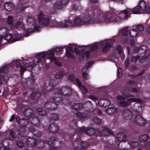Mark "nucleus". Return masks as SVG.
<instances>
[{
	"instance_id": "aec40b11",
	"label": "nucleus",
	"mask_w": 150,
	"mask_h": 150,
	"mask_svg": "<svg viewBox=\"0 0 150 150\" xmlns=\"http://www.w3.org/2000/svg\"><path fill=\"white\" fill-rule=\"evenodd\" d=\"M27 1L28 0H18V2L16 6V8L18 10V12L22 11L25 8L23 4Z\"/></svg>"
},
{
	"instance_id": "5fc2aeb1",
	"label": "nucleus",
	"mask_w": 150,
	"mask_h": 150,
	"mask_svg": "<svg viewBox=\"0 0 150 150\" xmlns=\"http://www.w3.org/2000/svg\"><path fill=\"white\" fill-rule=\"evenodd\" d=\"M51 118L53 120H56L59 119V115L57 114H53L51 115Z\"/></svg>"
},
{
	"instance_id": "c9c22d12",
	"label": "nucleus",
	"mask_w": 150,
	"mask_h": 150,
	"mask_svg": "<svg viewBox=\"0 0 150 150\" xmlns=\"http://www.w3.org/2000/svg\"><path fill=\"white\" fill-rule=\"evenodd\" d=\"M25 127L20 128L18 131V134L21 137H25L27 134V132L25 131Z\"/></svg>"
},
{
	"instance_id": "2f4dec72",
	"label": "nucleus",
	"mask_w": 150,
	"mask_h": 150,
	"mask_svg": "<svg viewBox=\"0 0 150 150\" xmlns=\"http://www.w3.org/2000/svg\"><path fill=\"white\" fill-rule=\"evenodd\" d=\"M29 130L36 137H38L41 135V133L40 132L36 131L34 127L33 126H31L29 127Z\"/></svg>"
},
{
	"instance_id": "37998d69",
	"label": "nucleus",
	"mask_w": 150,
	"mask_h": 150,
	"mask_svg": "<svg viewBox=\"0 0 150 150\" xmlns=\"http://www.w3.org/2000/svg\"><path fill=\"white\" fill-rule=\"evenodd\" d=\"M40 96V94L38 93H34L30 95V98L33 99H37Z\"/></svg>"
},
{
	"instance_id": "49530a36",
	"label": "nucleus",
	"mask_w": 150,
	"mask_h": 150,
	"mask_svg": "<svg viewBox=\"0 0 150 150\" xmlns=\"http://www.w3.org/2000/svg\"><path fill=\"white\" fill-rule=\"evenodd\" d=\"M93 120L94 122L96 124H100L101 123V120L97 117H93Z\"/></svg>"
},
{
	"instance_id": "680f3d73",
	"label": "nucleus",
	"mask_w": 150,
	"mask_h": 150,
	"mask_svg": "<svg viewBox=\"0 0 150 150\" xmlns=\"http://www.w3.org/2000/svg\"><path fill=\"white\" fill-rule=\"evenodd\" d=\"M89 145L88 143L86 142H81V145L83 148H86Z\"/></svg>"
},
{
	"instance_id": "cd10ccee",
	"label": "nucleus",
	"mask_w": 150,
	"mask_h": 150,
	"mask_svg": "<svg viewBox=\"0 0 150 150\" xmlns=\"http://www.w3.org/2000/svg\"><path fill=\"white\" fill-rule=\"evenodd\" d=\"M33 109L30 108H28L25 110L24 112V115L27 117H30L34 115L33 114Z\"/></svg>"
},
{
	"instance_id": "9b49d317",
	"label": "nucleus",
	"mask_w": 150,
	"mask_h": 150,
	"mask_svg": "<svg viewBox=\"0 0 150 150\" xmlns=\"http://www.w3.org/2000/svg\"><path fill=\"white\" fill-rule=\"evenodd\" d=\"M115 42L113 39H110L108 40H105L101 42L100 43L101 46L104 45L102 49V51L106 52L112 46V44Z\"/></svg>"
},
{
	"instance_id": "c756f323",
	"label": "nucleus",
	"mask_w": 150,
	"mask_h": 150,
	"mask_svg": "<svg viewBox=\"0 0 150 150\" xmlns=\"http://www.w3.org/2000/svg\"><path fill=\"white\" fill-rule=\"evenodd\" d=\"M83 107H84V106L83 105L80 103H74L71 106V109L75 110H77Z\"/></svg>"
},
{
	"instance_id": "f3484780",
	"label": "nucleus",
	"mask_w": 150,
	"mask_h": 150,
	"mask_svg": "<svg viewBox=\"0 0 150 150\" xmlns=\"http://www.w3.org/2000/svg\"><path fill=\"white\" fill-rule=\"evenodd\" d=\"M134 50L135 52H138L141 56H142L146 54L147 48L145 45H142L139 48L134 47Z\"/></svg>"
},
{
	"instance_id": "ea45409f",
	"label": "nucleus",
	"mask_w": 150,
	"mask_h": 150,
	"mask_svg": "<svg viewBox=\"0 0 150 150\" xmlns=\"http://www.w3.org/2000/svg\"><path fill=\"white\" fill-rule=\"evenodd\" d=\"M148 138V136L147 135L145 134L141 136L138 138V140L140 142H143L147 140Z\"/></svg>"
},
{
	"instance_id": "3c124183",
	"label": "nucleus",
	"mask_w": 150,
	"mask_h": 150,
	"mask_svg": "<svg viewBox=\"0 0 150 150\" xmlns=\"http://www.w3.org/2000/svg\"><path fill=\"white\" fill-rule=\"evenodd\" d=\"M8 66L9 65H7L5 66L4 67L2 68L1 69H0V73L1 72V71L3 73H6L8 71Z\"/></svg>"
},
{
	"instance_id": "9d476101",
	"label": "nucleus",
	"mask_w": 150,
	"mask_h": 150,
	"mask_svg": "<svg viewBox=\"0 0 150 150\" xmlns=\"http://www.w3.org/2000/svg\"><path fill=\"white\" fill-rule=\"evenodd\" d=\"M138 7L141 9V13H150V4L144 1H140Z\"/></svg>"
},
{
	"instance_id": "4d7b16f0",
	"label": "nucleus",
	"mask_w": 150,
	"mask_h": 150,
	"mask_svg": "<svg viewBox=\"0 0 150 150\" xmlns=\"http://www.w3.org/2000/svg\"><path fill=\"white\" fill-rule=\"evenodd\" d=\"M70 125L72 128H76L77 126V122L76 120L71 122L70 123Z\"/></svg>"
},
{
	"instance_id": "393cba45",
	"label": "nucleus",
	"mask_w": 150,
	"mask_h": 150,
	"mask_svg": "<svg viewBox=\"0 0 150 150\" xmlns=\"http://www.w3.org/2000/svg\"><path fill=\"white\" fill-rule=\"evenodd\" d=\"M75 80L77 86L83 91L84 93H86L88 91L87 89L84 86L81 84V82L79 81L78 79L76 78Z\"/></svg>"
},
{
	"instance_id": "0e129e2a",
	"label": "nucleus",
	"mask_w": 150,
	"mask_h": 150,
	"mask_svg": "<svg viewBox=\"0 0 150 150\" xmlns=\"http://www.w3.org/2000/svg\"><path fill=\"white\" fill-rule=\"evenodd\" d=\"M74 79V76L72 74L69 75L67 78V80L69 82L73 81Z\"/></svg>"
},
{
	"instance_id": "c03bdc74",
	"label": "nucleus",
	"mask_w": 150,
	"mask_h": 150,
	"mask_svg": "<svg viewBox=\"0 0 150 150\" xmlns=\"http://www.w3.org/2000/svg\"><path fill=\"white\" fill-rule=\"evenodd\" d=\"M82 76L83 78L84 79V81L85 82V80H87L88 79L89 77L88 75L87 74V70H83V74H82Z\"/></svg>"
},
{
	"instance_id": "f8f14e48",
	"label": "nucleus",
	"mask_w": 150,
	"mask_h": 150,
	"mask_svg": "<svg viewBox=\"0 0 150 150\" xmlns=\"http://www.w3.org/2000/svg\"><path fill=\"white\" fill-rule=\"evenodd\" d=\"M44 142L43 140H39L37 141L34 138L31 137L29 138L26 142L27 145L29 147H33L37 144Z\"/></svg>"
},
{
	"instance_id": "e433bc0d",
	"label": "nucleus",
	"mask_w": 150,
	"mask_h": 150,
	"mask_svg": "<svg viewBox=\"0 0 150 150\" xmlns=\"http://www.w3.org/2000/svg\"><path fill=\"white\" fill-rule=\"evenodd\" d=\"M66 50L67 56L71 58L73 57V56L72 54V53L73 52V49L72 47H68V49L66 48Z\"/></svg>"
},
{
	"instance_id": "052dcab7",
	"label": "nucleus",
	"mask_w": 150,
	"mask_h": 150,
	"mask_svg": "<svg viewBox=\"0 0 150 150\" xmlns=\"http://www.w3.org/2000/svg\"><path fill=\"white\" fill-rule=\"evenodd\" d=\"M93 63V62H89L87 63L86 64V67L83 68V70H87L88 68H89L91 65Z\"/></svg>"
},
{
	"instance_id": "20e7f679",
	"label": "nucleus",
	"mask_w": 150,
	"mask_h": 150,
	"mask_svg": "<svg viewBox=\"0 0 150 150\" xmlns=\"http://www.w3.org/2000/svg\"><path fill=\"white\" fill-rule=\"evenodd\" d=\"M83 25L89 24H96L105 23V14L101 13L97 16L91 18L89 15L82 16Z\"/></svg>"
},
{
	"instance_id": "f704fd0d",
	"label": "nucleus",
	"mask_w": 150,
	"mask_h": 150,
	"mask_svg": "<svg viewBox=\"0 0 150 150\" xmlns=\"http://www.w3.org/2000/svg\"><path fill=\"white\" fill-rule=\"evenodd\" d=\"M116 110L114 107H110L108 108L105 111L106 113L108 114H113Z\"/></svg>"
},
{
	"instance_id": "5701e85b",
	"label": "nucleus",
	"mask_w": 150,
	"mask_h": 150,
	"mask_svg": "<svg viewBox=\"0 0 150 150\" xmlns=\"http://www.w3.org/2000/svg\"><path fill=\"white\" fill-rule=\"evenodd\" d=\"M59 129V127L57 124L52 123L49 127L48 129L50 132L52 133H55L57 132Z\"/></svg>"
},
{
	"instance_id": "69168bd1",
	"label": "nucleus",
	"mask_w": 150,
	"mask_h": 150,
	"mask_svg": "<svg viewBox=\"0 0 150 150\" xmlns=\"http://www.w3.org/2000/svg\"><path fill=\"white\" fill-rule=\"evenodd\" d=\"M10 135L13 138H16V135L15 133L12 130H11L10 132Z\"/></svg>"
},
{
	"instance_id": "bf43d9fd",
	"label": "nucleus",
	"mask_w": 150,
	"mask_h": 150,
	"mask_svg": "<svg viewBox=\"0 0 150 150\" xmlns=\"http://www.w3.org/2000/svg\"><path fill=\"white\" fill-rule=\"evenodd\" d=\"M139 57H140L139 55H137V56H133L131 58V61L132 62H136Z\"/></svg>"
},
{
	"instance_id": "1a4fd4ad",
	"label": "nucleus",
	"mask_w": 150,
	"mask_h": 150,
	"mask_svg": "<svg viewBox=\"0 0 150 150\" xmlns=\"http://www.w3.org/2000/svg\"><path fill=\"white\" fill-rule=\"evenodd\" d=\"M79 132L80 133L86 132L89 136L95 135L96 136H100L101 132H99V129H94L91 128H88L86 131V128L84 127H82L79 128Z\"/></svg>"
},
{
	"instance_id": "774afa93",
	"label": "nucleus",
	"mask_w": 150,
	"mask_h": 150,
	"mask_svg": "<svg viewBox=\"0 0 150 150\" xmlns=\"http://www.w3.org/2000/svg\"><path fill=\"white\" fill-rule=\"evenodd\" d=\"M99 47L98 44H96L93 45L91 47V49L92 51H93Z\"/></svg>"
},
{
	"instance_id": "a878e982",
	"label": "nucleus",
	"mask_w": 150,
	"mask_h": 150,
	"mask_svg": "<svg viewBox=\"0 0 150 150\" xmlns=\"http://www.w3.org/2000/svg\"><path fill=\"white\" fill-rule=\"evenodd\" d=\"M16 120L18 121V122L21 126H24L26 125L28 123V120H27L25 118L19 119V117L16 118Z\"/></svg>"
},
{
	"instance_id": "6ab92c4d",
	"label": "nucleus",
	"mask_w": 150,
	"mask_h": 150,
	"mask_svg": "<svg viewBox=\"0 0 150 150\" xmlns=\"http://www.w3.org/2000/svg\"><path fill=\"white\" fill-rule=\"evenodd\" d=\"M142 101L140 99H138L137 101L133 105L132 108L135 111L141 113L142 112V107L141 103Z\"/></svg>"
},
{
	"instance_id": "09e8293b",
	"label": "nucleus",
	"mask_w": 150,
	"mask_h": 150,
	"mask_svg": "<svg viewBox=\"0 0 150 150\" xmlns=\"http://www.w3.org/2000/svg\"><path fill=\"white\" fill-rule=\"evenodd\" d=\"M128 143L130 145V146L133 148H135L139 145L138 142L134 141L128 142Z\"/></svg>"
},
{
	"instance_id": "e2e57ef3",
	"label": "nucleus",
	"mask_w": 150,
	"mask_h": 150,
	"mask_svg": "<svg viewBox=\"0 0 150 150\" xmlns=\"http://www.w3.org/2000/svg\"><path fill=\"white\" fill-rule=\"evenodd\" d=\"M104 107H105L108 106L110 103V100L107 99H104Z\"/></svg>"
},
{
	"instance_id": "b1692460",
	"label": "nucleus",
	"mask_w": 150,
	"mask_h": 150,
	"mask_svg": "<svg viewBox=\"0 0 150 150\" xmlns=\"http://www.w3.org/2000/svg\"><path fill=\"white\" fill-rule=\"evenodd\" d=\"M124 117L127 120H130L132 117L131 111L128 109L125 110L123 112Z\"/></svg>"
},
{
	"instance_id": "79ce46f5",
	"label": "nucleus",
	"mask_w": 150,
	"mask_h": 150,
	"mask_svg": "<svg viewBox=\"0 0 150 150\" xmlns=\"http://www.w3.org/2000/svg\"><path fill=\"white\" fill-rule=\"evenodd\" d=\"M128 29L127 28H126L122 30L120 32V34L121 35L124 36H126L127 35L128 32Z\"/></svg>"
},
{
	"instance_id": "a18cd8bd",
	"label": "nucleus",
	"mask_w": 150,
	"mask_h": 150,
	"mask_svg": "<svg viewBox=\"0 0 150 150\" xmlns=\"http://www.w3.org/2000/svg\"><path fill=\"white\" fill-rule=\"evenodd\" d=\"M64 75L65 74L63 72H59L56 74L55 77L57 79H60L62 78Z\"/></svg>"
},
{
	"instance_id": "4c0bfd02",
	"label": "nucleus",
	"mask_w": 150,
	"mask_h": 150,
	"mask_svg": "<svg viewBox=\"0 0 150 150\" xmlns=\"http://www.w3.org/2000/svg\"><path fill=\"white\" fill-rule=\"evenodd\" d=\"M14 35L16 37V38L14 39L12 41V42H13L19 40L22 37V35L21 33H18L17 32H16L14 33Z\"/></svg>"
},
{
	"instance_id": "6e6d98bb",
	"label": "nucleus",
	"mask_w": 150,
	"mask_h": 150,
	"mask_svg": "<svg viewBox=\"0 0 150 150\" xmlns=\"http://www.w3.org/2000/svg\"><path fill=\"white\" fill-rule=\"evenodd\" d=\"M13 17L11 16L8 17L7 21L9 24L11 25H12L13 23Z\"/></svg>"
},
{
	"instance_id": "13d9d810",
	"label": "nucleus",
	"mask_w": 150,
	"mask_h": 150,
	"mask_svg": "<svg viewBox=\"0 0 150 150\" xmlns=\"http://www.w3.org/2000/svg\"><path fill=\"white\" fill-rule=\"evenodd\" d=\"M40 67L39 65L38 64H37L33 67L32 68V71H38L40 70Z\"/></svg>"
},
{
	"instance_id": "338daca9",
	"label": "nucleus",
	"mask_w": 150,
	"mask_h": 150,
	"mask_svg": "<svg viewBox=\"0 0 150 150\" xmlns=\"http://www.w3.org/2000/svg\"><path fill=\"white\" fill-rule=\"evenodd\" d=\"M84 106L85 107H91L92 106V104L91 103V102L90 101H88L85 102L84 104Z\"/></svg>"
},
{
	"instance_id": "39448f33",
	"label": "nucleus",
	"mask_w": 150,
	"mask_h": 150,
	"mask_svg": "<svg viewBox=\"0 0 150 150\" xmlns=\"http://www.w3.org/2000/svg\"><path fill=\"white\" fill-rule=\"evenodd\" d=\"M63 49L62 47H59L56 48L55 49L53 50H50L46 52L43 53H40L39 54V55L41 56L43 59H49L51 62H54L55 64L59 66H61L62 65L61 64L57 61L54 57V51L59 53Z\"/></svg>"
},
{
	"instance_id": "72a5a7b5",
	"label": "nucleus",
	"mask_w": 150,
	"mask_h": 150,
	"mask_svg": "<svg viewBox=\"0 0 150 150\" xmlns=\"http://www.w3.org/2000/svg\"><path fill=\"white\" fill-rule=\"evenodd\" d=\"M38 114L40 116H45L47 113L45 110L43 108H39L38 109Z\"/></svg>"
},
{
	"instance_id": "4be33fe9",
	"label": "nucleus",
	"mask_w": 150,
	"mask_h": 150,
	"mask_svg": "<svg viewBox=\"0 0 150 150\" xmlns=\"http://www.w3.org/2000/svg\"><path fill=\"white\" fill-rule=\"evenodd\" d=\"M116 138L118 141L120 142H126L129 140V137L126 136L122 133H118L117 135Z\"/></svg>"
},
{
	"instance_id": "7c9ffc66",
	"label": "nucleus",
	"mask_w": 150,
	"mask_h": 150,
	"mask_svg": "<svg viewBox=\"0 0 150 150\" xmlns=\"http://www.w3.org/2000/svg\"><path fill=\"white\" fill-rule=\"evenodd\" d=\"M43 141L44 142L42 143V144L46 143L48 144L49 145L51 146H53L54 145V144L55 142L56 139L54 137H52L49 139L47 141H45L43 140Z\"/></svg>"
},
{
	"instance_id": "0eeeda50",
	"label": "nucleus",
	"mask_w": 150,
	"mask_h": 150,
	"mask_svg": "<svg viewBox=\"0 0 150 150\" xmlns=\"http://www.w3.org/2000/svg\"><path fill=\"white\" fill-rule=\"evenodd\" d=\"M26 23L27 25L30 26L28 28V29L24 36L27 37L29 36V34L32 33L35 30H38L39 28H36L35 25L36 24H38V21H35L34 18L32 17H28L26 19Z\"/></svg>"
},
{
	"instance_id": "c85d7f7f",
	"label": "nucleus",
	"mask_w": 150,
	"mask_h": 150,
	"mask_svg": "<svg viewBox=\"0 0 150 150\" xmlns=\"http://www.w3.org/2000/svg\"><path fill=\"white\" fill-rule=\"evenodd\" d=\"M88 111H87L86 113H82L81 112H76V115L81 119L84 120L88 117Z\"/></svg>"
},
{
	"instance_id": "a19ab883",
	"label": "nucleus",
	"mask_w": 150,
	"mask_h": 150,
	"mask_svg": "<svg viewBox=\"0 0 150 150\" xmlns=\"http://www.w3.org/2000/svg\"><path fill=\"white\" fill-rule=\"evenodd\" d=\"M138 33L137 30L135 29L131 30L129 31L130 34L132 37H136Z\"/></svg>"
},
{
	"instance_id": "f257e3e1",
	"label": "nucleus",
	"mask_w": 150,
	"mask_h": 150,
	"mask_svg": "<svg viewBox=\"0 0 150 150\" xmlns=\"http://www.w3.org/2000/svg\"><path fill=\"white\" fill-rule=\"evenodd\" d=\"M132 14L131 9L127 8L119 13H112L110 15H105V23H119L122 21L127 19Z\"/></svg>"
},
{
	"instance_id": "412c9836",
	"label": "nucleus",
	"mask_w": 150,
	"mask_h": 150,
	"mask_svg": "<svg viewBox=\"0 0 150 150\" xmlns=\"http://www.w3.org/2000/svg\"><path fill=\"white\" fill-rule=\"evenodd\" d=\"M133 122L141 125H144L146 123L145 120L140 115L136 116Z\"/></svg>"
},
{
	"instance_id": "6e6552de",
	"label": "nucleus",
	"mask_w": 150,
	"mask_h": 150,
	"mask_svg": "<svg viewBox=\"0 0 150 150\" xmlns=\"http://www.w3.org/2000/svg\"><path fill=\"white\" fill-rule=\"evenodd\" d=\"M50 21V19L46 17L42 12H40L38 17V24H36L35 27L36 28H39L42 24L47 25L49 23Z\"/></svg>"
},
{
	"instance_id": "2eb2a0df",
	"label": "nucleus",
	"mask_w": 150,
	"mask_h": 150,
	"mask_svg": "<svg viewBox=\"0 0 150 150\" xmlns=\"http://www.w3.org/2000/svg\"><path fill=\"white\" fill-rule=\"evenodd\" d=\"M99 132H101L100 136L103 135L107 136L109 135L113 134V132L112 130L106 127H101L99 129Z\"/></svg>"
},
{
	"instance_id": "ddd939ff",
	"label": "nucleus",
	"mask_w": 150,
	"mask_h": 150,
	"mask_svg": "<svg viewBox=\"0 0 150 150\" xmlns=\"http://www.w3.org/2000/svg\"><path fill=\"white\" fill-rule=\"evenodd\" d=\"M69 2V0H61L59 1H56L53 4L54 8L57 10L60 9L63 6L68 5Z\"/></svg>"
},
{
	"instance_id": "bb28decb",
	"label": "nucleus",
	"mask_w": 150,
	"mask_h": 150,
	"mask_svg": "<svg viewBox=\"0 0 150 150\" xmlns=\"http://www.w3.org/2000/svg\"><path fill=\"white\" fill-rule=\"evenodd\" d=\"M14 6V5L10 2H6L4 4V7L5 9L8 11H11Z\"/></svg>"
},
{
	"instance_id": "dca6fc26",
	"label": "nucleus",
	"mask_w": 150,
	"mask_h": 150,
	"mask_svg": "<svg viewBox=\"0 0 150 150\" xmlns=\"http://www.w3.org/2000/svg\"><path fill=\"white\" fill-rule=\"evenodd\" d=\"M45 107L50 110H56L57 108L56 103L51 100L47 101L45 104Z\"/></svg>"
},
{
	"instance_id": "a211bd4d",
	"label": "nucleus",
	"mask_w": 150,
	"mask_h": 150,
	"mask_svg": "<svg viewBox=\"0 0 150 150\" xmlns=\"http://www.w3.org/2000/svg\"><path fill=\"white\" fill-rule=\"evenodd\" d=\"M57 80L56 78L51 79L49 81V84L45 90L47 91V92L51 91L53 89L54 87L57 85Z\"/></svg>"
},
{
	"instance_id": "8fccbe9b",
	"label": "nucleus",
	"mask_w": 150,
	"mask_h": 150,
	"mask_svg": "<svg viewBox=\"0 0 150 150\" xmlns=\"http://www.w3.org/2000/svg\"><path fill=\"white\" fill-rule=\"evenodd\" d=\"M11 141L10 140L5 139L3 140L2 142V145L6 147V146H8L9 144V141Z\"/></svg>"
},
{
	"instance_id": "4468645a",
	"label": "nucleus",
	"mask_w": 150,
	"mask_h": 150,
	"mask_svg": "<svg viewBox=\"0 0 150 150\" xmlns=\"http://www.w3.org/2000/svg\"><path fill=\"white\" fill-rule=\"evenodd\" d=\"M28 121L30 124H33L35 126H39L41 124V122L37 116L34 115L29 117Z\"/></svg>"
},
{
	"instance_id": "423d86ee",
	"label": "nucleus",
	"mask_w": 150,
	"mask_h": 150,
	"mask_svg": "<svg viewBox=\"0 0 150 150\" xmlns=\"http://www.w3.org/2000/svg\"><path fill=\"white\" fill-rule=\"evenodd\" d=\"M33 61V62H31L30 61L27 60H25L23 62V61L21 60H15V61H12L11 63L9 64V65L11 66H12L15 64L16 67H20L21 68V74H23V72L25 71L26 69L25 67L20 66L21 63L23 62V64H24L25 66L26 67H30L33 65L34 62H41V58L40 57H38L36 59H34Z\"/></svg>"
},
{
	"instance_id": "de8ad7c7",
	"label": "nucleus",
	"mask_w": 150,
	"mask_h": 150,
	"mask_svg": "<svg viewBox=\"0 0 150 150\" xmlns=\"http://www.w3.org/2000/svg\"><path fill=\"white\" fill-rule=\"evenodd\" d=\"M120 105L123 107H127L130 105V103L127 101H122L120 102Z\"/></svg>"
},
{
	"instance_id": "603ef678",
	"label": "nucleus",
	"mask_w": 150,
	"mask_h": 150,
	"mask_svg": "<svg viewBox=\"0 0 150 150\" xmlns=\"http://www.w3.org/2000/svg\"><path fill=\"white\" fill-rule=\"evenodd\" d=\"M4 36V40H10L12 38V36L11 34L8 33H6Z\"/></svg>"
},
{
	"instance_id": "58836bf2",
	"label": "nucleus",
	"mask_w": 150,
	"mask_h": 150,
	"mask_svg": "<svg viewBox=\"0 0 150 150\" xmlns=\"http://www.w3.org/2000/svg\"><path fill=\"white\" fill-rule=\"evenodd\" d=\"M15 27L17 29L21 28L24 29L25 28L24 25L23 23L20 21L17 22L15 25Z\"/></svg>"
},
{
	"instance_id": "7ed1b4c3",
	"label": "nucleus",
	"mask_w": 150,
	"mask_h": 150,
	"mask_svg": "<svg viewBox=\"0 0 150 150\" xmlns=\"http://www.w3.org/2000/svg\"><path fill=\"white\" fill-rule=\"evenodd\" d=\"M72 93V91L71 88L67 86H64L61 88L58 92H56L53 95L52 100L56 102L61 101L62 100V95L69 96Z\"/></svg>"
},
{
	"instance_id": "f03ea898",
	"label": "nucleus",
	"mask_w": 150,
	"mask_h": 150,
	"mask_svg": "<svg viewBox=\"0 0 150 150\" xmlns=\"http://www.w3.org/2000/svg\"><path fill=\"white\" fill-rule=\"evenodd\" d=\"M82 25H83V23L82 16H75L72 21L69 20H67L64 22L54 21L52 23V26L53 27L68 28Z\"/></svg>"
},
{
	"instance_id": "473e14b6",
	"label": "nucleus",
	"mask_w": 150,
	"mask_h": 150,
	"mask_svg": "<svg viewBox=\"0 0 150 150\" xmlns=\"http://www.w3.org/2000/svg\"><path fill=\"white\" fill-rule=\"evenodd\" d=\"M134 96L130 94L124 95L123 96L118 95L117 97V98L118 100H123L127 98L134 97Z\"/></svg>"
},
{
	"instance_id": "864d4df0",
	"label": "nucleus",
	"mask_w": 150,
	"mask_h": 150,
	"mask_svg": "<svg viewBox=\"0 0 150 150\" xmlns=\"http://www.w3.org/2000/svg\"><path fill=\"white\" fill-rule=\"evenodd\" d=\"M131 13H132L134 14H137L139 13H141V9H138L137 8H133L132 10L131 9Z\"/></svg>"
}]
</instances>
